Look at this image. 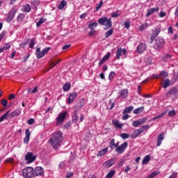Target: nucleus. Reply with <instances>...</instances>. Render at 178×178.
<instances>
[{
	"instance_id": "1",
	"label": "nucleus",
	"mask_w": 178,
	"mask_h": 178,
	"mask_svg": "<svg viewBox=\"0 0 178 178\" xmlns=\"http://www.w3.org/2000/svg\"><path fill=\"white\" fill-rule=\"evenodd\" d=\"M62 141H63V134L60 131H58L51 134L49 140V143L54 149H58L60 147Z\"/></svg>"
},
{
	"instance_id": "2",
	"label": "nucleus",
	"mask_w": 178,
	"mask_h": 178,
	"mask_svg": "<svg viewBox=\"0 0 178 178\" xmlns=\"http://www.w3.org/2000/svg\"><path fill=\"white\" fill-rule=\"evenodd\" d=\"M99 24L101 26H104V30H108L112 27V19L111 18H107L106 17L99 18L98 19Z\"/></svg>"
},
{
	"instance_id": "3",
	"label": "nucleus",
	"mask_w": 178,
	"mask_h": 178,
	"mask_svg": "<svg viewBox=\"0 0 178 178\" xmlns=\"http://www.w3.org/2000/svg\"><path fill=\"white\" fill-rule=\"evenodd\" d=\"M149 129V124L143 125L140 128L135 130L134 133L131 135V138H137L138 136L142 134L145 130H148Z\"/></svg>"
},
{
	"instance_id": "4",
	"label": "nucleus",
	"mask_w": 178,
	"mask_h": 178,
	"mask_svg": "<svg viewBox=\"0 0 178 178\" xmlns=\"http://www.w3.org/2000/svg\"><path fill=\"white\" fill-rule=\"evenodd\" d=\"M22 176L25 178H33L34 176V168L32 167H27L22 170Z\"/></svg>"
},
{
	"instance_id": "5",
	"label": "nucleus",
	"mask_w": 178,
	"mask_h": 178,
	"mask_svg": "<svg viewBox=\"0 0 178 178\" xmlns=\"http://www.w3.org/2000/svg\"><path fill=\"white\" fill-rule=\"evenodd\" d=\"M51 50V47H47L41 51L40 47H38L35 51V55L37 59H41V58H44L45 54Z\"/></svg>"
},
{
	"instance_id": "6",
	"label": "nucleus",
	"mask_w": 178,
	"mask_h": 178,
	"mask_svg": "<svg viewBox=\"0 0 178 178\" xmlns=\"http://www.w3.org/2000/svg\"><path fill=\"white\" fill-rule=\"evenodd\" d=\"M166 97L168 98H172V97H175V98H177L178 97V85L177 86L172 87L167 93Z\"/></svg>"
},
{
	"instance_id": "7",
	"label": "nucleus",
	"mask_w": 178,
	"mask_h": 178,
	"mask_svg": "<svg viewBox=\"0 0 178 178\" xmlns=\"http://www.w3.org/2000/svg\"><path fill=\"white\" fill-rule=\"evenodd\" d=\"M165 44V40L162 38H158L155 40V44L154 45V48L156 49V51H161L162 46Z\"/></svg>"
},
{
	"instance_id": "8",
	"label": "nucleus",
	"mask_w": 178,
	"mask_h": 178,
	"mask_svg": "<svg viewBox=\"0 0 178 178\" xmlns=\"http://www.w3.org/2000/svg\"><path fill=\"white\" fill-rule=\"evenodd\" d=\"M161 29L160 27H156L154 30L152 31V36H151V42L150 44H152L156 38L157 35H159V33H161Z\"/></svg>"
},
{
	"instance_id": "9",
	"label": "nucleus",
	"mask_w": 178,
	"mask_h": 178,
	"mask_svg": "<svg viewBox=\"0 0 178 178\" xmlns=\"http://www.w3.org/2000/svg\"><path fill=\"white\" fill-rule=\"evenodd\" d=\"M147 51V44L144 42H140L136 47V52L140 54V55Z\"/></svg>"
},
{
	"instance_id": "10",
	"label": "nucleus",
	"mask_w": 178,
	"mask_h": 178,
	"mask_svg": "<svg viewBox=\"0 0 178 178\" xmlns=\"http://www.w3.org/2000/svg\"><path fill=\"white\" fill-rule=\"evenodd\" d=\"M128 145L129 143H127V142H124L115 149V152H118V154H123L124 152V149L127 148Z\"/></svg>"
},
{
	"instance_id": "11",
	"label": "nucleus",
	"mask_w": 178,
	"mask_h": 178,
	"mask_svg": "<svg viewBox=\"0 0 178 178\" xmlns=\"http://www.w3.org/2000/svg\"><path fill=\"white\" fill-rule=\"evenodd\" d=\"M122 55H126V54H127V51L126 50V49H122V47H118L116 51L115 59H118V60H119V59H120V57L122 56Z\"/></svg>"
},
{
	"instance_id": "12",
	"label": "nucleus",
	"mask_w": 178,
	"mask_h": 178,
	"mask_svg": "<svg viewBox=\"0 0 178 178\" xmlns=\"http://www.w3.org/2000/svg\"><path fill=\"white\" fill-rule=\"evenodd\" d=\"M67 115V111H64L61 113L58 117L56 118V123L59 124V123H63L65 122V120L66 119V115Z\"/></svg>"
},
{
	"instance_id": "13",
	"label": "nucleus",
	"mask_w": 178,
	"mask_h": 178,
	"mask_svg": "<svg viewBox=\"0 0 178 178\" xmlns=\"http://www.w3.org/2000/svg\"><path fill=\"white\" fill-rule=\"evenodd\" d=\"M36 156L33 155V153L29 152L25 155V161L28 162V163H31L34 162L36 159Z\"/></svg>"
},
{
	"instance_id": "14",
	"label": "nucleus",
	"mask_w": 178,
	"mask_h": 178,
	"mask_svg": "<svg viewBox=\"0 0 178 178\" xmlns=\"http://www.w3.org/2000/svg\"><path fill=\"white\" fill-rule=\"evenodd\" d=\"M77 98V92H71L67 98V103L68 104H73L74 100Z\"/></svg>"
},
{
	"instance_id": "15",
	"label": "nucleus",
	"mask_w": 178,
	"mask_h": 178,
	"mask_svg": "<svg viewBox=\"0 0 178 178\" xmlns=\"http://www.w3.org/2000/svg\"><path fill=\"white\" fill-rule=\"evenodd\" d=\"M17 13V9L15 8H13L9 12L7 19H8L10 22H12L15 17V15H16Z\"/></svg>"
},
{
	"instance_id": "16",
	"label": "nucleus",
	"mask_w": 178,
	"mask_h": 178,
	"mask_svg": "<svg viewBox=\"0 0 178 178\" xmlns=\"http://www.w3.org/2000/svg\"><path fill=\"white\" fill-rule=\"evenodd\" d=\"M33 172L35 177H37V176H44V168L42 167H36Z\"/></svg>"
},
{
	"instance_id": "17",
	"label": "nucleus",
	"mask_w": 178,
	"mask_h": 178,
	"mask_svg": "<svg viewBox=\"0 0 178 178\" xmlns=\"http://www.w3.org/2000/svg\"><path fill=\"white\" fill-rule=\"evenodd\" d=\"M115 163V159H111L110 160L104 163L103 167L105 168L106 169H109V168H111V166H113Z\"/></svg>"
},
{
	"instance_id": "18",
	"label": "nucleus",
	"mask_w": 178,
	"mask_h": 178,
	"mask_svg": "<svg viewBox=\"0 0 178 178\" xmlns=\"http://www.w3.org/2000/svg\"><path fill=\"white\" fill-rule=\"evenodd\" d=\"M30 136H31V132L30 131V129H26L25 137L24 138V144H29V142L30 141Z\"/></svg>"
},
{
	"instance_id": "19",
	"label": "nucleus",
	"mask_w": 178,
	"mask_h": 178,
	"mask_svg": "<svg viewBox=\"0 0 178 178\" xmlns=\"http://www.w3.org/2000/svg\"><path fill=\"white\" fill-rule=\"evenodd\" d=\"M84 104H85L84 98H81L75 104L74 108H76V109H81V108L84 106Z\"/></svg>"
},
{
	"instance_id": "20",
	"label": "nucleus",
	"mask_w": 178,
	"mask_h": 178,
	"mask_svg": "<svg viewBox=\"0 0 178 178\" xmlns=\"http://www.w3.org/2000/svg\"><path fill=\"white\" fill-rule=\"evenodd\" d=\"M111 58V54L110 53H107L103 58L102 59L100 60L99 63V66H102V65H104V62H106V60H108V59H109Z\"/></svg>"
},
{
	"instance_id": "21",
	"label": "nucleus",
	"mask_w": 178,
	"mask_h": 178,
	"mask_svg": "<svg viewBox=\"0 0 178 178\" xmlns=\"http://www.w3.org/2000/svg\"><path fill=\"white\" fill-rule=\"evenodd\" d=\"M72 118V123L77 124V122H79V115H77V110L74 111Z\"/></svg>"
},
{
	"instance_id": "22",
	"label": "nucleus",
	"mask_w": 178,
	"mask_h": 178,
	"mask_svg": "<svg viewBox=\"0 0 178 178\" xmlns=\"http://www.w3.org/2000/svg\"><path fill=\"white\" fill-rule=\"evenodd\" d=\"M129 94V90L127 89H122L120 92V98H122V99H124L127 97Z\"/></svg>"
},
{
	"instance_id": "23",
	"label": "nucleus",
	"mask_w": 178,
	"mask_h": 178,
	"mask_svg": "<svg viewBox=\"0 0 178 178\" xmlns=\"http://www.w3.org/2000/svg\"><path fill=\"white\" fill-rule=\"evenodd\" d=\"M164 136H165L164 134H161L158 136L157 143H156L157 147H160L161 144H162V140H164V138H165Z\"/></svg>"
},
{
	"instance_id": "24",
	"label": "nucleus",
	"mask_w": 178,
	"mask_h": 178,
	"mask_svg": "<svg viewBox=\"0 0 178 178\" xmlns=\"http://www.w3.org/2000/svg\"><path fill=\"white\" fill-rule=\"evenodd\" d=\"M22 11L24 12L25 13H29L31 11V7L30 4H26L22 6Z\"/></svg>"
},
{
	"instance_id": "25",
	"label": "nucleus",
	"mask_w": 178,
	"mask_h": 178,
	"mask_svg": "<svg viewBox=\"0 0 178 178\" xmlns=\"http://www.w3.org/2000/svg\"><path fill=\"white\" fill-rule=\"evenodd\" d=\"M112 124L115 127H117V129H122V127H123V124L120 123L118 120H113Z\"/></svg>"
},
{
	"instance_id": "26",
	"label": "nucleus",
	"mask_w": 178,
	"mask_h": 178,
	"mask_svg": "<svg viewBox=\"0 0 178 178\" xmlns=\"http://www.w3.org/2000/svg\"><path fill=\"white\" fill-rule=\"evenodd\" d=\"M159 10V8H152L150 10H149L146 14V17H149V16H151L152 13L155 12H158Z\"/></svg>"
},
{
	"instance_id": "27",
	"label": "nucleus",
	"mask_w": 178,
	"mask_h": 178,
	"mask_svg": "<svg viewBox=\"0 0 178 178\" xmlns=\"http://www.w3.org/2000/svg\"><path fill=\"white\" fill-rule=\"evenodd\" d=\"M178 80V73L177 72H174L172 74V77L171 79V83L172 84H175Z\"/></svg>"
},
{
	"instance_id": "28",
	"label": "nucleus",
	"mask_w": 178,
	"mask_h": 178,
	"mask_svg": "<svg viewBox=\"0 0 178 178\" xmlns=\"http://www.w3.org/2000/svg\"><path fill=\"white\" fill-rule=\"evenodd\" d=\"M61 60H56L54 61H51L50 63V68L49 69V70H51V69H54V67H55V66H56L58 63H60Z\"/></svg>"
},
{
	"instance_id": "29",
	"label": "nucleus",
	"mask_w": 178,
	"mask_h": 178,
	"mask_svg": "<svg viewBox=\"0 0 178 178\" xmlns=\"http://www.w3.org/2000/svg\"><path fill=\"white\" fill-rule=\"evenodd\" d=\"M108 152V147H106L100 151H99L98 154H97V156H104V154Z\"/></svg>"
},
{
	"instance_id": "30",
	"label": "nucleus",
	"mask_w": 178,
	"mask_h": 178,
	"mask_svg": "<svg viewBox=\"0 0 178 178\" xmlns=\"http://www.w3.org/2000/svg\"><path fill=\"white\" fill-rule=\"evenodd\" d=\"M9 113H10V111H7L6 113H4L3 115L0 117V123L1 122H3L6 120L8 119V116H9Z\"/></svg>"
},
{
	"instance_id": "31",
	"label": "nucleus",
	"mask_w": 178,
	"mask_h": 178,
	"mask_svg": "<svg viewBox=\"0 0 178 178\" xmlns=\"http://www.w3.org/2000/svg\"><path fill=\"white\" fill-rule=\"evenodd\" d=\"M66 5H67V2H66L65 0H62L61 2L58 4V8L60 10H62V9H63Z\"/></svg>"
},
{
	"instance_id": "32",
	"label": "nucleus",
	"mask_w": 178,
	"mask_h": 178,
	"mask_svg": "<svg viewBox=\"0 0 178 178\" xmlns=\"http://www.w3.org/2000/svg\"><path fill=\"white\" fill-rule=\"evenodd\" d=\"M170 58H172V55L165 54L161 58V60H163V62H168V60H169Z\"/></svg>"
},
{
	"instance_id": "33",
	"label": "nucleus",
	"mask_w": 178,
	"mask_h": 178,
	"mask_svg": "<svg viewBox=\"0 0 178 178\" xmlns=\"http://www.w3.org/2000/svg\"><path fill=\"white\" fill-rule=\"evenodd\" d=\"M97 26H98V22H95L88 24V29H90V30H95V29Z\"/></svg>"
},
{
	"instance_id": "34",
	"label": "nucleus",
	"mask_w": 178,
	"mask_h": 178,
	"mask_svg": "<svg viewBox=\"0 0 178 178\" xmlns=\"http://www.w3.org/2000/svg\"><path fill=\"white\" fill-rule=\"evenodd\" d=\"M143 111H144V106H142L134 110V113L135 115H138V113H141V112H143Z\"/></svg>"
},
{
	"instance_id": "35",
	"label": "nucleus",
	"mask_w": 178,
	"mask_h": 178,
	"mask_svg": "<svg viewBox=\"0 0 178 178\" xmlns=\"http://www.w3.org/2000/svg\"><path fill=\"white\" fill-rule=\"evenodd\" d=\"M170 86V79H166L164 80L163 83V87L164 88H168Z\"/></svg>"
},
{
	"instance_id": "36",
	"label": "nucleus",
	"mask_w": 178,
	"mask_h": 178,
	"mask_svg": "<svg viewBox=\"0 0 178 178\" xmlns=\"http://www.w3.org/2000/svg\"><path fill=\"white\" fill-rule=\"evenodd\" d=\"M159 76L160 79L161 77H162L163 79H166V77L169 76V74L168 73V72L163 70L160 72Z\"/></svg>"
},
{
	"instance_id": "37",
	"label": "nucleus",
	"mask_w": 178,
	"mask_h": 178,
	"mask_svg": "<svg viewBox=\"0 0 178 178\" xmlns=\"http://www.w3.org/2000/svg\"><path fill=\"white\" fill-rule=\"evenodd\" d=\"M47 18L41 17L40 20L36 23V27H40V24L45 23Z\"/></svg>"
},
{
	"instance_id": "38",
	"label": "nucleus",
	"mask_w": 178,
	"mask_h": 178,
	"mask_svg": "<svg viewBox=\"0 0 178 178\" xmlns=\"http://www.w3.org/2000/svg\"><path fill=\"white\" fill-rule=\"evenodd\" d=\"M149 159H151V156L149 155H147L143 158L142 161L143 165H145V163H148L149 162Z\"/></svg>"
},
{
	"instance_id": "39",
	"label": "nucleus",
	"mask_w": 178,
	"mask_h": 178,
	"mask_svg": "<svg viewBox=\"0 0 178 178\" xmlns=\"http://www.w3.org/2000/svg\"><path fill=\"white\" fill-rule=\"evenodd\" d=\"M63 91H69L70 90V83H66L63 86Z\"/></svg>"
},
{
	"instance_id": "40",
	"label": "nucleus",
	"mask_w": 178,
	"mask_h": 178,
	"mask_svg": "<svg viewBox=\"0 0 178 178\" xmlns=\"http://www.w3.org/2000/svg\"><path fill=\"white\" fill-rule=\"evenodd\" d=\"M115 173H116V172L114 170H112L106 175V177L112 178L113 176H115Z\"/></svg>"
},
{
	"instance_id": "41",
	"label": "nucleus",
	"mask_w": 178,
	"mask_h": 178,
	"mask_svg": "<svg viewBox=\"0 0 178 178\" xmlns=\"http://www.w3.org/2000/svg\"><path fill=\"white\" fill-rule=\"evenodd\" d=\"M112 34H113V29H111L110 30L106 32L105 38H108V37H111Z\"/></svg>"
},
{
	"instance_id": "42",
	"label": "nucleus",
	"mask_w": 178,
	"mask_h": 178,
	"mask_svg": "<svg viewBox=\"0 0 178 178\" xmlns=\"http://www.w3.org/2000/svg\"><path fill=\"white\" fill-rule=\"evenodd\" d=\"M131 111H133V106H130L127 107L124 111H123V114L125 113H130V112H131Z\"/></svg>"
},
{
	"instance_id": "43",
	"label": "nucleus",
	"mask_w": 178,
	"mask_h": 178,
	"mask_svg": "<svg viewBox=\"0 0 178 178\" xmlns=\"http://www.w3.org/2000/svg\"><path fill=\"white\" fill-rule=\"evenodd\" d=\"M11 118H15L16 116H19L20 115V111L15 110L13 111L10 114Z\"/></svg>"
},
{
	"instance_id": "44",
	"label": "nucleus",
	"mask_w": 178,
	"mask_h": 178,
	"mask_svg": "<svg viewBox=\"0 0 178 178\" xmlns=\"http://www.w3.org/2000/svg\"><path fill=\"white\" fill-rule=\"evenodd\" d=\"M147 27H148L147 23L143 24L140 26L139 30H140V31H144V30H145V29H147Z\"/></svg>"
},
{
	"instance_id": "45",
	"label": "nucleus",
	"mask_w": 178,
	"mask_h": 178,
	"mask_svg": "<svg viewBox=\"0 0 178 178\" xmlns=\"http://www.w3.org/2000/svg\"><path fill=\"white\" fill-rule=\"evenodd\" d=\"M34 45H35V38H32L29 43V48H34Z\"/></svg>"
},
{
	"instance_id": "46",
	"label": "nucleus",
	"mask_w": 178,
	"mask_h": 178,
	"mask_svg": "<svg viewBox=\"0 0 178 178\" xmlns=\"http://www.w3.org/2000/svg\"><path fill=\"white\" fill-rule=\"evenodd\" d=\"M165 115H166V113L163 112L161 114H159V115H156L154 118H153V120H156V119H161V118H163L165 116Z\"/></svg>"
},
{
	"instance_id": "47",
	"label": "nucleus",
	"mask_w": 178,
	"mask_h": 178,
	"mask_svg": "<svg viewBox=\"0 0 178 178\" xmlns=\"http://www.w3.org/2000/svg\"><path fill=\"white\" fill-rule=\"evenodd\" d=\"M115 76H116V73L115 72H110L108 75V79L110 80V81H112V80H113V77H115Z\"/></svg>"
},
{
	"instance_id": "48",
	"label": "nucleus",
	"mask_w": 178,
	"mask_h": 178,
	"mask_svg": "<svg viewBox=\"0 0 178 178\" xmlns=\"http://www.w3.org/2000/svg\"><path fill=\"white\" fill-rule=\"evenodd\" d=\"M24 17H25V15H24V14H23V13H20L19 15H18V17H17V22H22V20H23V19H24Z\"/></svg>"
},
{
	"instance_id": "49",
	"label": "nucleus",
	"mask_w": 178,
	"mask_h": 178,
	"mask_svg": "<svg viewBox=\"0 0 178 178\" xmlns=\"http://www.w3.org/2000/svg\"><path fill=\"white\" fill-rule=\"evenodd\" d=\"M115 147V139L113 138L110 140L109 143V147L111 148V149H113V147Z\"/></svg>"
},
{
	"instance_id": "50",
	"label": "nucleus",
	"mask_w": 178,
	"mask_h": 178,
	"mask_svg": "<svg viewBox=\"0 0 178 178\" xmlns=\"http://www.w3.org/2000/svg\"><path fill=\"white\" fill-rule=\"evenodd\" d=\"M31 3V5H33V8H37V6H38V5H40V1L38 0H34Z\"/></svg>"
},
{
	"instance_id": "51",
	"label": "nucleus",
	"mask_w": 178,
	"mask_h": 178,
	"mask_svg": "<svg viewBox=\"0 0 178 178\" xmlns=\"http://www.w3.org/2000/svg\"><path fill=\"white\" fill-rule=\"evenodd\" d=\"M96 12H98V10H99V9H101V6H102L104 5V1H100L99 4H96Z\"/></svg>"
},
{
	"instance_id": "52",
	"label": "nucleus",
	"mask_w": 178,
	"mask_h": 178,
	"mask_svg": "<svg viewBox=\"0 0 178 178\" xmlns=\"http://www.w3.org/2000/svg\"><path fill=\"white\" fill-rule=\"evenodd\" d=\"M176 115V111L175 110H171L168 112V116L170 118H173Z\"/></svg>"
},
{
	"instance_id": "53",
	"label": "nucleus",
	"mask_w": 178,
	"mask_h": 178,
	"mask_svg": "<svg viewBox=\"0 0 178 178\" xmlns=\"http://www.w3.org/2000/svg\"><path fill=\"white\" fill-rule=\"evenodd\" d=\"M120 137L123 138V140H126V138H130V134H122L120 135Z\"/></svg>"
},
{
	"instance_id": "54",
	"label": "nucleus",
	"mask_w": 178,
	"mask_h": 178,
	"mask_svg": "<svg viewBox=\"0 0 178 178\" xmlns=\"http://www.w3.org/2000/svg\"><path fill=\"white\" fill-rule=\"evenodd\" d=\"M1 105H3L4 107L8 106V100H6V99H2Z\"/></svg>"
},
{
	"instance_id": "55",
	"label": "nucleus",
	"mask_w": 178,
	"mask_h": 178,
	"mask_svg": "<svg viewBox=\"0 0 178 178\" xmlns=\"http://www.w3.org/2000/svg\"><path fill=\"white\" fill-rule=\"evenodd\" d=\"M130 24H131L130 21H127L124 22V26L125 29H130Z\"/></svg>"
},
{
	"instance_id": "56",
	"label": "nucleus",
	"mask_w": 178,
	"mask_h": 178,
	"mask_svg": "<svg viewBox=\"0 0 178 178\" xmlns=\"http://www.w3.org/2000/svg\"><path fill=\"white\" fill-rule=\"evenodd\" d=\"M154 79H156V80H158V79H161V76H159V74H153L151 76V79L154 80Z\"/></svg>"
},
{
	"instance_id": "57",
	"label": "nucleus",
	"mask_w": 178,
	"mask_h": 178,
	"mask_svg": "<svg viewBox=\"0 0 178 178\" xmlns=\"http://www.w3.org/2000/svg\"><path fill=\"white\" fill-rule=\"evenodd\" d=\"M147 122V118H144L141 120H138V124H144Z\"/></svg>"
},
{
	"instance_id": "58",
	"label": "nucleus",
	"mask_w": 178,
	"mask_h": 178,
	"mask_svg": "<svg viewBox=\"0 0 178 178\" xmlns=\"http://www.w3.org/2000/svg\"><path fill=\"white\" fill-rule=\"evenodd\" d=\"M6 162L7 163H13V162H15V159H13V158H8L6 160Z\"/></svg>"
},
{
	"instance_id": "59",
	"label": "nucleus",
	"mask_w": 178,
	"mask_h": 178,
	"mask_svg": "<svg viewBox=\"0 0 178 178\" xmlns=\"http://www.w3.org/2000/svg\"><path fill=\"white\" fill-rule=\"evenodd\" d=\"M119 16H120V15L117 12H113L111 13V17H119Z\"/></svg>"
},
{
	"instance_id": "60",
	"label": "nucleus",
	"mask_w": 178,
	"mask_h": 178,
	"mask_svg": "<svg viewBox=\"0 0 178 178\" xmlns=\"http://www.w3.org/2000/svg\"><path fill=\"white\" fill-rule=\"evenodd\" d=\"M6 35V31H3L1 33H0V41H2V39L3 37Z\"/></svg>"
},
{
	"instance_id": "61",
	"label": "nucleus",
	"mask_w": 178,
	"mask_h": 178,
	"mask_svg": "<svg viewBox=\"0 0 178 178\" xmlns=\"http://www.w3.org/2000/svg\"><path fill=\"white\" fill-rule=\"evenodd\" d=\"M9 48H10V44L9 43L6 44L5 46L3 47L4 51H7V49H9Z\"/></svg>"
},
{
	"instance_id": "62",
	"label": "nucleus",
	"mask_w": 178,
	"mask_h": 178,
	"mask_svg": "<svg viewBox=\"0 0 178 178\" xmlns=\"http://www.w3.org/2000/svg\"><path fill=\"white\" fill-rule=\"evenodd\" d=\"M123 115H124L122 117V120H127V119H129V115L127 113Z\"/></svg>"
},
{
	"instance_id": "63",
	"label": "nucleus",
	"mask_w": 178,
	"mask_h": 178,
	"mask_svg": "<svg viewBox=\"0 0 178 178\" xmlns=\"http://www.w3.org/2000/svg\"><path fill=\"white\" fill-rule=\"evenodd\" d=\"M34 122H35L34 119L31 118V119H29V120H28L27 123H28V124L31 125V124H33Z\"/></svg>"
},
{
	"instance_id": "64",
	"label": "nucleus",
	"mask_w": 178,
	"mask_h": 178,
	"mask_svg": "<svg viewBox=\"0 0 178 178\" xmlns=\"http://www.w3.org/2000/svg\"><path fill=\"white\" fill-rule=\"evenodd\" d=\"M177 177V172H172V174L168 178H176Z\"/></svg>"
}]
</instances>
